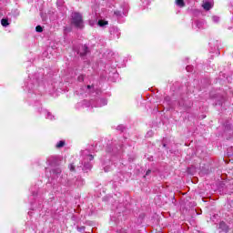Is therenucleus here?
<instances>
[{"mask_svg": "<svg viewBox=\"0 0 233 233\" xmlns=\"http://www.w3.org/2000/svg\"><path fill=\"white\" fill-rule=\"evenodd\" d=\"M94 159V156L90 154V151L84 150L82 151V165L80 167H83V170H90L92 168V164H90V161Z\"/></svg>", "mask_w": 233, "mask_h": 233, "instance_id": "f257e3e1", "label": "nucleus"}, {"mask_svg": "<svg viewBox=\"0 0 233 233\" xmlns=\"http://www.w3.org/2000/svg\"><path fill=\"white\" fill-rule=\"evenodd\" d=\"M71 23L76 26V28H85V24L83 22V16L79 13H73L71 15Z\"/></svg>", "mask_w": 233, "mask_h": 233, "instance_id": "f03ea898", "label": "nucleus"}, {"mask_svg": "<svg viewBox=\"0 0 233 233\" xmlns=\"http://www.w3.org/2000/svg\"><path fill=\"white\" fill-rule=\"evenodd\" d=\"M214 6V1L212 0H203L202 7L204 10H210Z\"/></svg>", "mask_w": 233, "mask_h": 233, "instance_id": "7ed1b4c3", "label": "nucleus"}, {"mask_svg": "<svg viewBox=\"0 0 233 233\" xmlns=\"http://www.w3.org/2000/svg\"><path fill=\"white\" fill-rule=\"evenodd\" d=\"M193 28H198V30L205 28V22H203V21L195 22Z\"/></svg>", "mask_w": 233, "mask_h": 233, "instance_id": "20e7f679", "label": "nucleus"}, {"mask_svg": "<svg viewBox=\"0 0 233 233\" xmlns=\"http://www.w3.org/2000/svg\"><path fill=\"white\" fill-rule=\"evenodd\" d=\"M78 54L80 56H86V54H88V47L86 46H81Z\"/></svg>", "mask_w": 233, "mask_h": 233, "instance_id": "39448f33", "label": "nucleus"}, {"mask_svg": "<svg viewBox=\"0 0 233 233\" xmlns=\"http://www.w3.org/2000/svg\"><path fill=\"white\" fill-rule=\"evenodd\" d=\"M44 114L46 119H50L51 121L54 119V116H52V113L48 112V110H44Z\"/></svg>", "mask_w": 233, "mask_h": 233, "instance_id": "423d86ee", "label": "nucleus"}, {"mask_svg": "<svg viewBox=\"0 0 233 233\" xmlns=\"http://www.w3.org/2000/svg\"><path fill=\"white\" fill-rule=\"evenodd\" d=\"M176 5L180 6V8H183V6H185V2L183 0H177Z\"/></svg>", "mask_w": 233, "mask_h": 233, "instance_id": "0eeeda50", "label": "nucleus"}, {"mask_svg": "<svg viewBox=\"0 0 233 233\" xmlns=\"http://www.w3.org/2000/svg\"><path fill=\"white\" fill-rule=\"evenodd\" d=\"M106 25H108V21H106V20H99L98 21L99 26H106Z\"/></svg>", "mask_w": 233, "mask_h": 233, "instance_id": "6e6552de", "label": "nucleus"}, {"mask_svg": "<svg viewBox=\"0 0 233 233\" xmlns=\"http://www.w3.org/2000/svg\"><path fill=\"white\" fill-rule=\"evenodd\" d=\"M65 147V140H61L56 144V148H63Z\"/></svg>", "mask_w": 233, "mask_h": 233, "instance_id": "1a4fd4ad", "label": "nucleus"}, {"mask_svg": "<svg viewBox=\"0 0 233 233\" xmlns=\"http://www.w3.org/2000/svg\"><path fill=\"white\" fill-rule=\"evenodd\" d=\"M1 25H2V26H8V25H10V24L8 23L7 19L3 18L1 20Z\"/></svg>", "mask_w": 233, "mask_h": 233, "instance_id": "9d476101", "label": "nucleus"}, {"mask_svg": "<svg viewBox=\"0 0 233 233\" xmlns=\"http://www.w3.org/2000/svg\"><path fill=\"white\" fill-rule=\"evenodd\" d=\"M52 174H56V176L61 174V168L56 167V168L53 169Z\"/></svg>", "mask_w": 233, "mask_h": 233, "instance_id": "9b49d317", "label": "nucleus"}, {"mask_svg": "<svg viewBox=\"0 0 233 233\" xmlns=\"http://www.w3.org/2000/svg\"><path fill=\"white\" fill-rule=\"evenodd\" d=\"M212 21L213 23H219V16L218 15L212 16Z\"/></svg>", "mask_w": 233, "mask_h": 233, "instance_id": "f8f14e48", "label": "nucleus"}, {"mask_svg": "<svg viewBox=\"0 0 233 233\" xmlns=\"http://www.w3.org/2000/svg\"><path fill=\"white\" fill-rule=\"evenodd\" d=\"M100 105H98L97 106H105V105H106V100H105V99H101L100 100Z\"/></svg>", "mask_w": 233, "mask_h": 233, "instance_id": "ddd939ff", "label": "nucleus"}, {"mask_svg": "<svg viewBox=\"0 0 233 233\" xmlns=\"http://www.w3.org/2000/svg\"><path fill=\"white\" fill-rule=\"evenodd\" d=\"M69 170H71V172H74V170H76V166H74V164H70Z\"/></svg>", "mask_w": 233, "mask_h": 233, "instance_id": "4468645a", "label": "nucleus"}, {"mask_svg": "<svg viewBox=\"0 0 233 233\" xmlns=\"http://www.w3.org/2000/svg\"><path fill=\"white\" fill-rule=\"evenodd\" d=\"M35 30H36L37 32H43V27H42L41 25H37V26L35 27Z\"/></svg>", "mask_w": 233, "mask_h": 233, "instance_id": "2eb2a0df", "label": "nucleus"}, {"mask_svg": "<svg viewBox=\"0 0 233 233\" xmlns=\"http://www.w3.org/2000/svg\"><path fill=\"white\" fill-rule=\"evenodd\" d=\"M78 81H85V76H83V75H80L79 76H78Z\"/></svg>", "mask_w": 233, "mask_h": 233, "instance_id": "dca6fc26", "label": "nucleus"}, {"mask_svg": "<svg viewBox=\"0 0 233 233\" xmlns=\"http://www.w3.org/2000/svg\"><path fill=\"white\" fill-rule=\"evenodd\" d=\"M115 15H116V17H119L121 15V12L115 11Z\"/></svg>", "mask_w": 233, "mask_h": 233, "instance_id": "f3484780", "label": "nucleus"}, {"mask_svg": "<svg viewBox=\"0 0 233 233\" xmlns=\"http://www.w3.org/2000/svg\"><path fill=\"white\" fill-rule=\"evenodd\" d=\"M186 69H187V72H190V70H192V66H187L186 67Z\"/></svg>", "mask_w": 233, "mask_h": 233, "instance_id": "a211bd4d", "label": "nucleus"}, {"mask_svg": "<svg viewBox=\"0 0 233 233\" xmlns=\"http://www.w3.org/2000/svg\"><path fill=\"white\" fill-rule=\"evenodd\" d=\"M150 169H148L147 172H146V176H148V174H150Z\"/></svg>", "mask_w": 233, "mask_h": 233, "instance_id": "6ab92c4d", "label": "nucleus"}, {"mask_svg": "<svg viewBox=\"0 0 233 233\" xmlns=\"http://www.w3.org/2000/svg\"><path fill=\"white\" fill-rule=\"evenodd\" d=\"M49 165H54V162L52 160H48Z\"/></svg>", "mask_w": 233, "mask_h": 233, "instance_id": "aec40b11", "label": "nucleus"}, {"mask_svg": "<svg viewBox=\"0 0 233 233\" xmlns=\"http://www.w3.org/2000/svg\"><path fill=\"white\" fill-rule=\"evenodd\" d=\"M57 3L63 4V0H58Z\"/></svg>", "mask_w": 233, "mask_h": 233, "instance_id": "412c9836", "label": "nucleus"}, {"mask_svg": "<svg viewBox=\"0 0 233 233\" xmlns=\"http://www.w3.org/2000/svg\"><path fill=\"white\" fill-rule=\"evenodd\" d=\"M105 172H108V169L106 167L104 168Z\"/></svg>", "mask_w": 233, "mask_h": 233, "instance_id": "4be33fe9", "label": "nucleus"}, {"mask_svg": "<svg viewBox=\"0 0 233 233\" xmlns=\"http://www.w3.org/2000/svg\"><path fill=\"white\" fill-rule=\"evenodd\" d=\"M87 88H90V86H87Z\"/></svg>", "mask_w": 233, "mask_h": 233, "instance_id": "5701e85b", "label": "nucleus"}]
</instances>
